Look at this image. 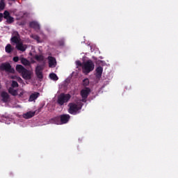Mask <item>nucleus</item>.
Segmentation results:
<instances>
[{
  "label": "nucleus",
  "instance_id": "obj_20",
  "mask_svg": "<svg viewBox=\"0 0 178 178\" xmlns=\"http://www.w3.org/2000/svg\"><path fill=\"white\" fill-rule=\"evenodd\" d=\"M35 59L38 62H44V56L42 55H35Z\"/></svg>",
  "mask_w": 178,
  "mask_h": 178
},
{
  "label": "nucleus",
  "instance_id": "obj_12",
  "mask_svg": "<svg viewBox=\"0 0 178 178\" xmlns=\"http://www.w3.org/2000/svg\"><path fill=\"white\" fill-rule=\"evenodd\" d=\"M15 48L17 49V51H21L22 52H24V51L27 49V45L23 44V42H20L19 43H17L16 44Z\"/></svg>",
  "mask_w": 178,
  "mask_h": 178
},
{
  "label": "nucleus",
  "instance_id": "obj_19",
  "mask_svg": "<svg viewBox=\"0 0 178 178\" xmlns=\"http://www.w3.org/2000/svg\"><path fill=\"white\" fill-rule=\"evenodd\" d=\"M49 77L51 80H54V81H58V80H59L58 75H56L55 73L50 74Z\"/></svg>",
  "mask_w": 178,
  "mask_h": 178
},
{
  "label": "nucleus",
  "instance_id": "obj_7",
  "mask_svg": "<svg viewBox=\"0 0 178 178\" xmlns=\"http://www.w3.org/2000/svg\"><path fill=\"white\" fill-rule=\"evenodd\" d=\"M44 66L45 64L43 63V64L38 65L35 68V74L38 79H40V80L44 79V76L42 75V70H44Z\"/></svg>",
  "mask_w": 178,
  "mask_h": 178
},
{
  "label": "nucleus",
  "instance_id": "obj_27",
  "mask_svg": "<svg viewBox=\"0 0 178 178\" xmlns=\"http://www.w3.org/2000/svg\"><path fill=\"white\" fill-rule=\"evenodd\" d=\"M32 38H33L34 40H36V41L40 40V37L38 35H33Z\"/></svg>",
  "mask_w": 178,
  "mask_h": 178
},
{
  "label": "nucleus",
  "instance_id": "obj_17",
  "mask_svg": "<svg viewBox=\"0 0 178 178\" xmlns=\"http://www.w3.org/2000/svg\"><path fill=\"white\" fill-rule=\"evenodd\" d=\"M13 49H15V48H13L10 44H8L5 47V50L7 54H10L11 52H13Z\"/></svg>",
  "mask_w": 178,
  "mask_h": 178
},
{
  "label": "nucleus",
  "instance_id": "obj_4",
  "mask_svg": "<svg viewBox=\"0 0 178 178\" xmlns=\"http://www.w3.org/2000/svg\"><path fill=\"white\" fill-rule=\"evenodd\" d=\"M72 98L70 94L61 93L57 100L58 105H64L66 102H69V100Z\"/></svg>",
  "mask_w": 178,
  "mask_h": 178
},
{
  "label": "nucleus",
  "instance_id": "obj_8",
  "mask_svg": "<svg viewBox=\"0 0 178 178\" xmlns=\"http://www.w3.org/2000/svg\"><path fill=\"white\" fill-rule=\"evenodd\" d=\"M90 92H91V89L90 88H86L81 90V96L82 97V102H87V98H88V95H90Z\"/></svg>",
  "mask_w": 178,
  "mask_h": 178
},
{
  "label": "nucleus",
  "instance_id": "obj_22",
  "mask_svg": "<svg viewBox=\"0 0 178 178\" xmlns=\"http://www.w3.org/2000/svg\"><path fill=\"white\" fill-rule=\"evenodd\" d=\"M6 22L8 23V24H12V23H13V22H15V18H13V17H8L7 18H6Z\"/></svg>",
  "mask_w": 178,
  "mask_h": 178
},
{
  "label": "nucleus",
  "instance_id": "obj_30",
  "mask_svg": "<svg viewBox=\"0 0 178 178\" xmlns=\"http://www.w3.org/2000/svg\"><path fill=\"white\" fill-rule=\"evenodd\" d=\"M76 65L77 66H83V64H81V62L80 61H76Z\"/></svg>",
  "mask_w": 178,
  "mask_h": 178
},
{
  "label": "nucleus",
  "instance_id": "obj_21",
  "mask_svg": "<svg viewBox=\"0 0 178 178\" xmlns=\"http://www.w3.org/2000/svg\"><path fill=\"white\" fill-rule=\"evenodd\" d=\"M8 92L9 94H11V95H13V97H16V95H17V90L10 88L8 90Z\"/></svg>",
  "mask_w": 178,
  "mask_h": 178
},
{
  "label": "nucleus",
  "instance_id": "obj_15",
  "mask_svg": "<svg viewBox=\"0 0 178 178\" xmlns=\"http://www.w3.org/2000/svg\"><path fill=\"white\" fill-rule=\"evenodd\" d=\"M35 115V111H29L23 115L24 119H31Z\"/></svg>",
  "mask_w": 178,
  "mask_h": 178
},
{
  "label": "nucleus",
  "instance_id": "obj_5",
  "mask_svg": "<svg viewBox=\"0 0 178 178\" xmlns=\"http://www.w3.org/2000/svg\"><path fill=\"white\" fill-rule=\"evenodd\" d=\"M68 106V112L70 113V115H76L79 111L81 109V106H79V104L76 103H70Z\"/></svg>",
  "mask_w": 178,
  "mask_h": 178
},
{
  "label": "nucleus",
  "instance_id": "obj_2",
  "mask_svg": "<svg viewBox=\"0 0 178 178\" xmlns=\"http://www.w3.org/2000/svg\"><path fill=\"white\" fill-rule=\"evenodd\" d=\"M70 120L69 114H63L51 119V123L54 124H66Z\"/></svg>",
  "mask_w": 178,
  "mask_h": 178
},
{
  "label": "nucleus",
  "instance_id": "obj_1",
  "mask_svg": "<svg viewBox=\"0 0 178 178\" xmlns=\"http://www.w3.org/2000/svg\"><path fill=\"white\" fill-rule=\"evenodd\" d=\"M16 71L19 73L24 80H31L33 77V72L26 69L22 65H17L15 67Z\"/></svg>",
  "mask_w": 178,
  "mask_h": 178
},
{
  "label": "nucleus",
  "instance_id": "obj_10",
  "mask_svg": "<svg viewBox=\"0 0 178 178\" xmlns=\"http://www.w3.org/2000/svg\"><path fill=\"white\" fill-rule=\"evenodd\" d=\"M1 101L2 102H4V104H6L9 102V101H10V96L6 92H1Z\"/></svg>",
  "mask_w": 178,
  "mask_h": 178
},
{
  "label": "nucleus",
  "instance_id": "obj_13",
  "mask_svg": "<svg viewBox=\"0 0 178 178\" xmlns=\"http://www.w3.org/2000/svg\"><path fill=\"white\" fill-rule=\"evenodd\" d=\"M39 97L40 92H35L30 95L29 101V102H33V101H35V99H37V98H38Z\"/></svg>",
  "mask_w": 178,
  "mask_h": 178
},
{
  "label": "nucleus",
  "instance_id": "obj_9",
  "mask_svg": "<svg viewBox=\"0 0 178 178\" xmlns=\"http://www.w3.org/2000/svg\"><path fill=\"white\" fill-rule=\"evenodd\" d=\"M20 34H19V32H17V31H13V36L10 39L11 42H13V44H16L17 45L20 42Z\"/></svg>",
  "mask_w": 178,
  "mask_h": 178
},
{
  "label": "nucleus",
  "instance_id": "obj_11",
  "mask_svg": "<svg viewBox=\"0 0 178 178\" xmlns=\"http://www.w3.org/2000/svg\"><path fill=\"white\" fill-rule=\"evenodd\" d=\"M48 60L49 67H56V58L53 56H49Z\"/></svg>",
  "mask_w": 178,
  "mask_h": 178
},
{
  "label": "nucleus",
  "instance_id": "obj_3",
  "mask_svg": "<svg viewBox=\"0 0 178 178\" xmlns=\"http://www.w3.org/2000/svg\"><path fill=\"white\" fill-rule=\"evenodd\" d=\"M94 67H95V65H94V63L91 60L86 61L82 66L84 73H90V72H92Z\"/></svg>",
  "mask_w": 178,
  "mask_h": 178
},
{
  "label": "nucleus",
  "instance_id": "obj_18",
  "mask_svg": "<svg viewBox=\"0 0 178 178\" xmlns=\"http://www.w3.org/2000/svg\"><path fill=\"white\" fill-rule=\"evenodd\" d=\"M20 60H21V63L24 65V66H30L31 65L30 61L27 60V58H24L22 57V58H20Z\"/></svg>",
  "mask_w": 178,
  "mask_h": 178
},
{
  "label": "nucleus",
  "instance_id": "obj_31",
  "mask_svg": "<svg viewBox=\"0 0 178 178\" xmlns=\"http://www.w3.org/2000/svg\"><path fill=\"white\" fill-rule=\"evenodd\" d=\"M0 88H1V85H0Z\"/></svg>",
  "mask_w": 178,
  "mask_h": 178
},
{
  "label": "nucleus",
  "instance_id": "obj_25",
  "mask_svg": "<svg viewBox=\"0 0 178 178\" xmlns=\"http://www.w3.org/2000/svg\"><path fill=\"white\" fill-rule=\"evenodd\" d=\"M9 17H10V13H9L8 10L4 11L3 17L8 19Z\"/></svg>",
  "mask_w": 178,
  "mask_h": 178
},
{
  "label": "nucleus",
  "instance_id": "obj_6",
  "mask_svg": "<svg viewBox=\"0 0 178 178\" xmlns=\"http://www.w3.org/2000/svg\"><path fill=\"white\" fill-rule=\"evenodd\" d=\"M0 70L6 72L7 73H15V69L12 67V65L9 63H1L0 65Z\"/></svg>",
  "mask_w": 178,
  "mask_h": 178
},
{
  "label": "nucleus",
  "instance_id": "obj_14",
  "mask_svg": "<svg viewBox=\"0 0 178 178\" xmlns=\"http://www.w3.org/2000/svg\"><path fill=\"white\" fill-rule=\"evenodd\" d=\"M104 72V68L101 66H99L96 68V77L97 79H101L102 76V72Z\"/></svg>",
  "mask_w": 178,
  "mask_h": 178
},
{
  "label": "nucleus",
  "instance_id": "obj_23",
  "mask_svg": "<svg viewBox=\"0 0 178 178\" xmlns=\"http://www.w3.org/2000/svg\"><path fill=\"white\" fill-rule=\"evenodd\" d=\"M88 84H90V81L88 80V79H85L83 80V86H84V87H87Z\"/></svg>",
  "mask_w": 178,
  "mask_h": 178
},
{
  "label": "nucleus",
  "instance_id": "obj_26",
  "mask_svg": "<svg viewBox=\"0 0 178 178\" xmlns=\"http://www.w3.org/2000/svg\"><path fill=\"white\" fill-rule=\"evenodd\" d=\"M12 87H13V88H16L19 87V83H17V81H12Z\"/></svg>",
  "mask_w": 178,
  "mask_h": 178
},
{
  "label": "nucleus",
  "instance_id": "obj_28",
  "mask_svg": "<svg viewBox=\"0 0 178 178\" xmlns=\"http://www.w3.org/2000/svg\"><path fill=\"white\" fill-rule=\"evenodd\" d=\"M13 60L14 62H19V57L18 56L13 57Z\"/></svg>",
  "mask_w": 178,
  "mask_h": 178
},
{
  "label": "nucleus",
  "instance_id": "obj_24",
  "mask_svg": "<svg viewBox=\"0 0 178 178\" xmlns=\"http://www.w3.org/2000/svg\"><path fill=\"white\" fill-rule=\"evenodd\" d=\"M5 9V2L3 0H1L0 1V10H3Z\"/></svg>",
  "mask_w": 178,
  "mask_h": 178
},
{
  "label": "nucleus",
  "instance_id": "obj_16",
  "mask_svg": "<svg viewBox=\"0 0 178 178\" xmlns=\"http://www.w3.org/2000/svg\"><path fill=\"white\" fill-rule=\"evenodd\" d=\"M29 26L35 30H40V24L36 22H31L29 23Z\"/></svg>",
  "mask_w": 178,
  "mask_h": 178
},
{
  "label": "nucleus",
  "instance_id": "obj_29",
  "mask_svg": "<svg viewBox=\"0 0 178 178\" xmlns=\"http://www.w3.org/2000/svg\"><path fill=\"white\" fill-rule=\"evenodd\" d=\"M3 19V14L0 13V22H2Z\"/></svg>",
  "mask_w": 178,
  "mask_h": 178
}]
</instances>
